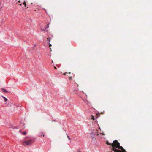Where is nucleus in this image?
I'll return each mask as SVG.
<instances>
[{"label":"nucleus","mask_w":152,"mask_h":152,"mask_svg":"<svg viewBox=\"0 0 152 152\" xmlns=\"http://www.w3.org/2000/svg\"><path fill=\"white\" fill-rule=\"evenodd\" d=\"M26 138L27 137H26L22 141V145L24 146L30 145L33 142L32 140H27Z\"/></svg>","instance_id":"f257e3e1"},{"label":"nucleus","mask_w":152,"mask_h":152,"mask_svg":"<svg viewBox=\"0 0 152 152\" xmlns=\"http://www.w3.org/2000/svg\"><path fill=\"white\" fill-rule=\"evenodd\" d=\"M84 102L85 103H86L87 105H88L89 103V102L86 100H84Z\"/></svg>","instance_id":"f03ea898"},{"label":"nucleus","mask_w":152,"mask_h":152,"mask_svg":"<svg viewBox=\"0 0 152 152\" xmlns=\"http://www.w3.org/2000/svg\"><path fill=\"white\" fill-rule=\"evenodd\" d=\"M51 39V38H48L47 39V42L48 43H50V40Z\"/></svg>","instance_id":"7ed1b4c3"},{"label":"nucleus","mask_w":152,"mask_h":152,"mask_svg":"<svg viewBox=\"0 0 152 152\" xmlns=\"http://www.w3.org/2000/svg\"><path fill=\"white\" fill-rule=\"evenodd\" d=\"M2 92H7V91L4 89H1Z\"/></svg>","instance_id":"20e7f679"},{"label":"nucleus","mask_w":152,"mask_h":152,"mask_svg":"<svg viewBox=\"0 0 152 152\" xmlns=\"http://www.w3.org/2000/svg\"><path fill=\"white\" fill-rule=\"evenodd\" d=\"M106 144L107 145H111L112 146V143H109V142H108V141L106 142Z\"/></svg>","instance_id":"39448f33"},{"label":"nucleus","mask_w":152,"mask_h":152,"mask_svg":"<svg viewBox=\"0 0 152 152\" xmlns=\"http://www.w3.org/2000/svg\"><path fill=\"white\" fill-rule=\"evenodd\" d=\"M91 118L94 120H95L94 116L93 115H92Z\"/></svg>","instance_id":"423d86ee"},{"label":"nucleus","mask_w":152,"mask_h":152,"mask_svg":"<svg viewBox=\"0 0 152 152\" xmlns=\"http://www.w3.org/2000/svg\"><path fill=\"white\" fill-rule=\"evenodd\" d=\"M2 97L4 98V100L5 102L7 100V99L5 97L2 96Z\"/></svg>","instance_id":"0eeeda50"},{"label":"nucleus","mask_w":152,"mask_h":152,"mask_svg":"<svg viewBox=\"0 0 152 152\" xmlns=\"http://www.w3.org/2000/svg\"><path fill=\"white\" fill-rule=\"evenodd\" d=\"M22 134L24 135H25L26 134V132H24L22 133Z\"/></svg>","instance_id":"6e6552de"},{"label":"nucleus","mask_w":152,"mask_h":152,"mask_svg":"<svg viewBox=\"0 0 152 152\" xmlns=\"http://www.w3.org/2000/svg\"><path fill=\"white\" fill-rule=\"evenodd\" d=\"M23 4L24 5L25 7L26 6V4L25 2H24V3H23Z\"/></svg>","instance_id":"1a4fd4ad"},{"label":"nucleus","mask_w":152,"mask_h":152,"mask_svg":"<svg viewBox=\"0 0 152 152\" xmlns=\"http://www.w3.org/2000/svg\"><path fill=\"white\" fill-rule=\"evenodd\" d=\"M43 134V133H41L39 134V136H42Z\"/></svg>","instance_id":"9d476101"},{"label":"nucleus","mask_w":152,"mask_h":152,"mask_svg":"<svg viewBox=\"0 0 152 152\" xmlns=\"http://www.w3.org/2000/svg\"><path fill=\"white\" fill-rule=\"evenodd\" d=\"M49 44V47L50 48V47L52 46V45L50 43Z\"/></svg>","instance_id":"9b49d317"},{"label":"nucleus","mask_w":152,"mask_h":152,"mask_svg":"<svg viewBox=\"0 0 152 152\" xmlns=\"http://www.w3.org/2000/svg\"><path fill=\"white\" fill-rule=\"evenodd\" d=\"M66 72L64 73L63 74V75H66Z\"/></svg>","instance_id":"f8f14e48"},{"label":"nucleus","mask_w":152,"mask_h":152,"mask_svg":"<svg viewBox=\"0 0 152 152\" xmlns=\"http://www.w3.org/2000/svg\"><path fill=\"white\" fill-rule=\"evenodd\" d=\"M54 68L55 69H57V68L55 66H54Z\"/></svg>","instance_id":"ddd939ff"},{"label":"nucleus","mask_w":152,"mask_h":152,"mask_svg":"<svg viewBox=\"0 0 152 152\" xmlns=\"http://www.w3.org/2000/svg\"><path fill=\"white\" fill-rule=\"evenodd\" d=\"M95 134V135H99V134H98V133H96V134Z\"/></svg>","instance_id":"4468645a"},{"label":"nucleus","mask_w":152,"mask_h":152,"mask_svg":"<svg viewBox=\"0 0 152 152\" xmlns=\"http://www.w3.org/2000/svg\"><path fill=\"white\" fill-rule=\"evenodd\" d=\"M69 79L70 80H71L72 79V77H69Z\"/></svg>","instance_id":"2eb2a0df"},{"label":"nucleus","mask_w":152,"mask_h":152,"mask_svg":"<svg viewBox=\"0 0 152 152\" xmlns=\"http://www.w3.org/2000/svg\"><path fill=\"white\" fill-rule=\"evenodd\" d=\"M67 137L69 139H70V138H69V137L68 136H67Z\"/></svg>","instance_id":"dca6fc26"},{"label":"nucleus","mask_w":152,"mask_h":152,"mask_svg":"<svg viewBox=\"0 0 152 152\" xmlns=\"http://www.w3.org/2000/svg\"><path fill=\"white\" fill-rule=\"evenodd\" d=\"M20 1H18V2L19 3H20Z\"/></svg>","instance_id":"f3484780"},{"label":"nucleus","mask_w":152,"mask_h":152,"mask_svg":"<svg viewBox=\"0 0 152 152\" xmlns=\"http://www.w3.org/2000/svg\"><path fill=\"white\" fill-rule=\"evenodd\" d=\"M19 5L20 6H21L22 5V4H19Z\"/></svg>","instance_id":"a211bd4d"},{"label":"nucleus","mask_w":152,"mask_h":152,"mask_svg":"<svg viewBox=\"0 0 152 152\" xmlns=\"http://www.w3.org/2000/svg\"><path fill=\"white\" fill-rule=\"evenodd\" d=\"M77 86H79V85H78L77 83Z\"/></svg>","instance_id":"6ab92c4d"},{"label":"nucleus","mask_w":152,"mask_h":152,"mask_svg":"<svg viewBox=\"0 0 152 152\" xmlns=\"http://www.w3.org/2000/svg\"><path fill=\"white\" fill-rule=\"evenodd\" d=\"M49 27L48 25H47V27Z\"/></svg>","instance_id":"aec40b11"},{"label":"nucleus","mask_w":152,"mask_h":152,"mask_svg":"<svg viewBox=\"0 0 152 152\" xmlns=\"http://www.w3.org/2000/svg\"><path fill=\"white\" fill-rule=\"evenodd\" d=\"M19 132H21L20 130H19Z\"/></svg>","instance_id":"412c9836"},{"label":"nucleus","mask_w":152,"mask_h":152,"mask_svg":"<svg viewBox=\"0 0 152 152\" xmlns=\"http://www.w3.org/2000/svg\"><path fill=\"white\" fill-rule=\"evenodd\" d=\"M70 73H71V72H69V74H70Z\"/></svg>","instance_id":"4be33fe9"}]
</instances>
